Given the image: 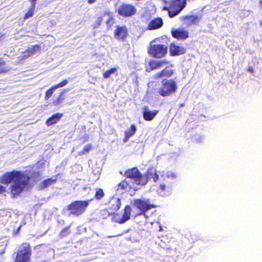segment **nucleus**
Wrapping results in <instances>:
<instances>
[{
  "label": "nucleus",
  "instance_id": "4",
  "mask_svg": "<svg viewBox=\"0 0 262 262\" xmlns=\"http://www.w3.org/2000/svg\"><path fill=\"white\" fill-rule=\"evenodd\" d=\"M94 199L92 198L85 201H73L67 206L68 210L70 211V213L72 215L80 216L85 212L90 203Z\"/></svg>",
  "mask_w": 262,
  "mask_h": 262
},
{
  "label": "nucleus",
  "instance_id": "28",
  "mask_svg": "<svg viewBox=\"0 0 262 262\" xmlns=\"http://www.w3.org/2000/svg\"><path fill=\"white\" fill-rule=\"evenodd\" d=\"M105 195L103 190L102 188H97L96 189V192L94 195V198L96 200H101Z\"/></svg>",
  "mask_w": 262,
  "mask_h": 262
},
{
  "label": "nucleus",
  "instance_id": "16",
  "mask_svg": "<svg viewBox=\"0 0 262 262\" xmlns=\"http://www.w3.org/2000/svg\"><path fill=\"white\" fill-rule=\"evenodd\" d=\"M171 34L172 37L177 40H185L189 37V32L183 28L172 30Z\"/></svg>",
  "mask_w": 262,
  "mask_h": 262
},
{
  "label": "nucleus",
  "instance_id": "38",
  "mask_svg": "<svg viewBox=\"0 0 262 262\" xmlns=\"http://www.w3.org/2000/svg\"><path fill=\"white\" fill-rule=\"evenodd\" d=\"M97 0H88V3L90 4L95 3Z\"/></svg>",
  "mask_w": 262,
  "mask_h": 262
},
{
  "label": "nucleus",
  "instance_id": "6",
  "mask_svg": "<svg viewBox=\"0 0 262 262\" xmlns=\"http://www.w3.org/2000/svg\"><path fill=\"white\" fill-rule=\"evenodd\" d=\"M178 89L176 82L173 79L163 80L158 93L163 97H168L174 94Z\"/></svg>",
  "mask_w": 262,
  "mask_h": 262
},
{
  "label": "nucleus",
  "instance_id": "12",
  "mask_svg": "<svg viewBox=\"0 0 262 262\" xmlns=\"http://www.w3.org/2000/svg\"><path fill=\"white\" fill-rule=\"evenodd\" d=\"M158 179L159 175L156 169L153 167H150L144 174H142L141 185H145L148 181L151 180H152L154 182H156Z\"/></svg>",
  "mask_w": 262,
  "mask_h": 262
},
{
  "label": "nucleus",
  "instance_id": "31",
  "mask_svg": "<svg viewBox=\"0 0 262 262\" xmlns=\"http://www.w3.org/2000/svg\"><path fill=\"white\" fill-rule=\"evenodd\" d=\"M93 146L91 144H88L85 145L83 149L79 152V155H84L86 153H89L92 149Z\"/></svg>",
  "mask_w": 262,
  "mask_h": 262
},
{
  "label": "nucleus",
  "instance_id": "13",
  "mask_svg": "<svg viewBox=\"0 0 262 262\" xmlns=\"http://www.w3.org/2000/svg\"><path fill=\"white\" fill-rule=\"evenodd\" d=\"M134 182L132 180H124L117 185L116 190L124 192L129 191L132 190H136L137 189L134 187Z\"/></svg>",
  "mask_w": 262,
  "mask_h": 262
},
{
  "label": "nucleus",
  "instance_id": "15",
  "mask_svg": "<svg viewBox=\"0 0 262 262\" xmlns=\"http://www.w3.org/2000/svg\"><path fill=\"white\" fill-rule=\"evenodd\" d=\"M202 15L187 14L181 16L180 20L187 25H197L199 24Z\"/></svg>",
  "mask_w": 262,
  "mask_h": 262
},
{
  "label": "nucleus",
  "instance_id": "29",
  "mask_svg": "<svg viewBox=\"0 0 262 262\" xmlns=\"http://www.w3.org/2000/svg\"><path fill=\"white\" fill-rule=\"evenodd\" d=\"M67 91V90H64L62 92L60 93L58 97L53 101V104L55 105H58L60 104L62 101L64 99L63 94L64 92Z\"/></svg>",
  "mask_w": 262,
  "mask_h": 262
},
{
  "label": "nucleus",
  "instance_id": "26",
  "mask_svg": "<svg viewBox=\"0 0 262 262\" xmlns=\"http://www.w3.org/2000/svg\"><path fill=\"white\" fill-rule=\"evenodd\" d=\"M170 187L169 186H166V185L164 183L160 184L158 189L159 192L163 195H167V193H168L170 192Z\"/></svg>",
  "mask_w": 262,
  "mask_h": 262
},
{
  "label": "nucleus",
  "instance_id": "32",
  "mask_svg": "<svg viewBox=\"0 0 262 262\" xmlns=\"http://www.w3.org/2000/svg\"><path fill=\"white\" fill-rule=\"evenodd\" d=\"M117 68H111V69L106 71L103 74V78L105 79L109 78L110 76L111 75V74L116 72L117 71Z\"/></svg>",
  "mask_w": 262,
  "mask_h": 262
},
{
  "label": "nucleus",
  "instance_id": "3",
  "mask_svg": "<svg viewBox=\"0 0 262 262\" xmlns=\"http://www.w3.org/2000/svg\"><path fill=\"white\" fill-rule=\"evenodd\" d=\"M32 249L28 243H22L13 253V262H31Z\"/></svg>",
  "mask_w": 262,
  "mask_h": 262
},
{
  "label": "nucleus",
  "instance_id": "36",
  "mask_svg": "<svg viewBox=\"0 0 262 262\" xmlns=\"http://www.w3.org/2000/svg\"><path fill=\"white\" fill-rule=\"evenodd\" d=\"M37 0H29V1L31 3V6L35 7L36 1Z\"/></svg>",
  "mask_w": 262,
  "mask_h": 262
},
{
  "label": "nucleus",
  "instance_id": "20",
  "mask_svg": "<svg viewBox=\"0 0 262 262\" xmlns=\"http://www.w3.org/2000/svg\"><path fill=\"white\" fill-rule=\"evenodd\" d=\"M68 83V80L66 79H64V80H62L61 82H60L55 85L52 86L50 89L47 90L46 92L45 96V100H48L51 97V96L53 95L54 91L56 89L63 87L64 86L67 85Z\"/></svg>",
  "mask_w": 262,
  "mask_h": 262
},
{
  "label": "nucleus",
  "instance_id": "17",
  "mask_svg": "<svg viewBox=\"0 0 262 262\" xmlns=\"http://www.w3.org/2000/svg\"><path fill=\"white\" fill-rule=\"evenodd\" d=\"M41 47L40 45L37 44L28 48L27 50L21 53V58L25 59L36 52H40Z\"/></svg>",
  "mask_w": 262,
  "mask_h": 262
},
{
  "label": "nucleus",
  "instance_id": "2",
  "mask_svg": "<svg viewBox=\"0 0 262 262\" xmlns=\"http://www.w3.org/2000/svg\"><path fill=\"white\" fill-rule=\"evenodd\" d=\"M121 205V201L118 198H113L108 203L107 208L104 209L103 211L108 212V215H113V222L123 224L130 219L132 208L129 205H126L124 208V212L122 217H119V214L115 212L119 210Z\"/></svg>",
  "mask_w": 262,
  "mask_h": 262
},
{
  "label": "nucleus",
  "instance_id": "11",
  "mask_svg": "<svg viewBox=\"0 0 262 262\" xmlns=\"http://www.w3.org/2000/svg\"><path fill=\"white\" fill-rule=\"evenodd\" d=\"M114 36L117 40L125 41L129 36L128 29L125 25L117 26L114 31Z\"/></svg>",
  "mask_w": 262,
  "mask_h": 262
},
{
  "label": "nucleus",
  "instance_id": "7",
  "mask_svg": "<svg viewBox=\"0 0 262 262\" xmlns=\"http://www.w3.org/2000/svg\"><path fill=\"white\" fill-rule=\"evenodd\" d=\"M167 47L164 44H151L148 49V53L152 57L160 58L165 56Z\"/></svg>",
  "mask_w": 262,
  "mask_h": 262
},
{
  "label": "nucleus",
  "instance_id": "8",
  "mask_svg": "<svg viewBox=\"0 0 262 262\" xmlns=\"http://www.w3.org/2000/svg\"><path fill=\"white\" fill-rule=\"evenodd\" d=\"M134 206L140 211V214H144L148 210L156 207L155 205L150 203L149 199H136Z\"/></svg>",
  "mask_w": 262,
  "mask_h": 262
},
{
  "label": "nucleus",
  "instance_id": "22",
  "mask_svg": "<svg viewBox=\"0 0 262 262\" xmlns=\"http://www.w3.org/2000/svg\"><path fill=\"white\" fill-rule=\"evenodd\" d=\"M173 74V71L170 68L167 67L162 71L156 73L154 75V79H158L163 77H170Z\"/></svg>",
  "mask_w": 262,
  "mask_h": 262
},
{
  "label": "nucleus",
  "instance_id": "33",
  "mask_svg": "<svg viewBox=\"0 0 262 262\" xmlns=\"http://www.w3.org/2000/svg\"><path fill=\"white\" fill-rule=\"evenodd\" d=\"M70 227H67L63 229L60 232L59 237L62 238L67 236L70 234Z\"/></svg>",
  "mask_w": 262,
  "mask_h": 262
},
{
  "label": "nucleus",
  "instance_id": "19",
  "mask_svg": "<svg viewBox=\"0 0 262 262\" xmlns=\"http://www.w3.org/2000/svg\"><path fill=\"white\" fill-rule=\"evenodd\" d=\"M163 25V21L161 17H156L150 20L147 26L148 30H154L160 29Z\"/></svg>",
  "mask_w": 262,
  "mask_h": 262
},
{
  "label": "nucleus",
  "instance_id": "10",
  "mask_svg": "<svg viewBox=\"0 0 262 262\" xmlns=\"http://www.w3.org/2000/svg\"><path fill=\"white\" fill-rule=\"evenodd\" d=\"M142 173L137 167H133L125 171L124 176L133 179L134 183L138 185H141Z\"/></svg>",
  "mask_w": 262,
  "mask_h": 262
},
{
  "label": "nucleus",
  "instance_id": "14",
  "mask_svg": "<svg viewBox=\"0 0 262 262\" xmlns=\"http://www.w3.org/2000/svg\"><path fill=\"white\" fill-rule=\"evenodd\" d=\"M186 52V49L182 46L178 45L174 43L169 45V54L171 56L183 55Z\"/></svg>",
  "mask_w": 262,
  "mask_h": 262
},
{
  "label": "nucleus",
  "instance_id": "5",
  "mask_svg": "<svg viewBox=\"0 0 262 262\" xmlns=\"http://www.w3.org/2000/svg\"><path fill=\"white\" fill-rule=\"evenodd\" d=\"M187 0H171L169 6L164 7L163 10L167 11L168 16L173 18L178 14L186 7Z\"/></svg>",
  "mask_w": 262,
  "mask_h": 262
},
{
  "label": "nucleus",
  "instance_id": "34",
  "mask_svg": "<svg viewBox=\"0 0 262 262\" xmlns=\"http://www.w3.org/2000/svg\"><path fill=\"white\" fill-rule=\"evenodd\" d=\"M6 192V188L0 185V194Z\"/></svg>",
  "mask_w": 262,
  "mask_h": 262
},
{
  "label": "nucleus",
  "instance_id": "24",
  "mask_svg": "<svg viewBox=\"0 0 262 262\" xmlns=\"http://www.w3.org/2000/svg\"><path fill=\"white\" fill-rule=\"evenodd\" d=\"M57 177H55L54 179L53 178H48L47 179L45 180L40 185V189H45L52 184L56 183L57 181Z\"/></svg>",
  "mask_w": 262,
  "mask_h": 262
},
{
  "label": "nucleus",
  "instance_id": "30",
  "mask_svg": "<svg viewBox=\"0 0 262 262\" xmlns=\"http://www.w3.org/2000/svg\"><path fill=\"white\" fill-rule=\"evenodd\" d=\"M35 9V7L31 6L28 9L27 13L24 14V19H27L30 17H31L34 14Z\"/></svg>",
  "mask_w": 262,
  "mask_h": 262
},
{
  "label": "nucleus",
  "instance_id": "9",
  "mask_svg": "<svg viewBox=\"0 0 262 262\" xmlns=\"http://www.w3.org/2000/svg\"><path fill=\"white\" fill-rule=\"evenodd\" d=\"M118 13L124 17H130L137 13L136 7L131 4L123 3L118 9Z\"/></svg>",
  "mask_w": 262,
  "mask_h": 262
},
{
  "label": "nucleus",
  "instance_id": "27",
  "mask_svg": "<svg viewBox=\"0 0 262 262\" xmlns=\"http://www.w3.org/2000/svg\"><path fill=\"white\" fill-rule=\"evenodd\" d=\"M9 69L6 67V63L3 58H0V74L8 73Z\"/></svg>",
  "mask_w": 262,
  "mask_h": 262
},
{
  "label": "nucleus",
  "instance_id": "37",
  "mask_svg": "<svg viewBox=\"0 0 262 262\" xmlns=\"http://www.w3.org/2000/svg\"><path fill=\"white\" fill-rule=\"evenodd\" d=\"M102 21V18L101 17H99L97 20V23H98L97 26H99L101 24Z\"/></svg>",
  "mask_w": 262,
  "mask_h": 262
},
{
  "label": "nucleus",
  "instance_id": "21",
  "mask_svg": "<svg viewBox=\"0 0 262 262\" xmlns=\"http://www.w3.org/2000/svg\"><path fill=\"white\" fill-rule=\"evenodd\" d=\"M168 63V62L165 60H150L148 62L149 69H146V71L150 72L151 71L159 69L164 65Z\"/></svg>",
  "mask_w": 262,
  "mask_h": 262
},
{
  "label": "nucleus",
  "instance_id": "25",
  "mask_svg": "<svg viewBox=\"0 0 262 262\" xmlns=\"http://www.w3.org/2000/svg\"><path fill=\"white\" fill-rule=\"evenodd\" d=\"M137 130L136 126L135 124H132L129 129L125 132V141H127L128 139L133 136L136 133Z\"/></svg>",
  "mask_w": 262,
  "mask_h": 262
},
{
  "label": "nucleus",
  "instance_id": "1",
  "mask_svg": "<svg viewBox=\"0 0 262 262\" xmlns=\"http://www.w3.org/2000/svg\"><path fill=\"white\" fill-rule=\"evenodd\" d=\"M31 177L24 172L13 170L6 172L0 177V183L3 184H9L13 182L10 186V191L12 198H17L30 184Z\"/></svg>",
  "mask_w": 262,
  "mask_h": 262
},
{
  "label": "nucleus",
  "instance_id": "18",
  "mask_svg": "<svg viewBox=\"0 0 262 262\" xmlns=\"http://www.w3.org/2000/svg\"><path fill=\"white\" fill-rule=\"evenodd\" d=\"M158 113V110L151 111L147 106H145L143 107L142 115L145 121H150L155 118Z\"/></svg>",
  "mask_w": 262,
  "mask_h": 262
},
{
  "label": "nucleus",
  "instance_id": "39",
  "mask_svg": "<svg viewBox=\"0 0 262 262\" xmlns=\"http://www.w3.org/2000/svg\"><path fill=\"white\" fill-rule=\"evenodd\" d=\"M259 5L262 6V0H260L259 1Z\"/></svg>",
  "mask_w": 262,
  "mask_h": 262
},
{
  "label": "nucleus",
  "instance_id": "35",
  "mask_svg": "<svg viewBox=\"0 0 262 262\" xmlns=\"http://www.w3.org/2000/svg\"><path fill=\"white\" fill-rule=\"evenodd\" d=\"M247 70H248L249 72H250V73H253L254 72V69H253V68H252V67H251V66H249V67H248V68H247Z\"/></svg>",
  "mask_w": 262,
  "mask_h": 262
},
{
  "label": "nucleus",
  "instance_id": "23",
  "mask_svg": "<svg viewBox=\"0 0 262 262\" xmlns=\"http://www.w3.org/2000/svg\"><path fill=\"white\" fill-rule=\"evenodd\" d=\"M63 116V114L57 113L49 118L46 121V124L48 126H51L57 123Z\"/></svg>",
  "mask_w": 262,
  "mask_h": 262
}]
</instances>
